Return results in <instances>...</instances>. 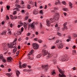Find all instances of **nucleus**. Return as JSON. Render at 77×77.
Wrapping results in <instances>:
<instances>
[{"mask_svg":"<svg viewBox=\"0 0 77 77\" xmlns=\"http://www.w3.org/2000/svg\"><path fill=\"white\" fill-rule=\"evenodd\" d=\"M16 75L17 76V77H19V75L20 74V71L17 70L16 72Z\"/></svg>","mask_w":77,"mask_h":77,"instance_id":"14","label":"nucleus"},{"mask_svg":"<svg viewBox=\"0 0 77 77\" xmlns=\"http://www.w3.org/2000/svg\"><path fill=\"white\" fill-rule=\"evenodd\" d=\"M8 31L9 32H8V34L11 35V32L10 29L8 30Z\"/></svg>","mask_w":77,"mask_h":77,"instance_id":"30","label":"nucleus"},{"mask_svg":"<svg viewBox=\"0 0 77 77\" xmlns=\"http://www.w3.org/2000/svg\"><path fill=\"white\" fill-rule=\"evenodd\" d=\"M34 41H38V38H34Z\"/></svg>","mask_w":77,"mask_h":77,"instance_id":"42","label":"nucleus"},{"mask_svg":"<svg viewBox=\"0 0 77 77\" xmlns=\"http://www.w3.org/2000/svg\"><path fill=\"white\" fill-rule=\"evenodd\" d=\"M42 68H43L44 69H45L44 72H46V71H47L48 69V65H45L44 66H42Z\"/></svg>","mask_w":77,"mask_h":77,"instance_id":"5","label":"nucleus"},{"mask_svg":"<svg viewBox=\"0 0 77 77\" xmlns=\"http://www.w3.org/2000/svg\"><path fill=\"white\" fill-rule=\"evenodd\" d=\"M46 22L47 23V26H50L51 25V23H53V22H50V21L49 20H48V19L47 20Z\"/></svg>","mask_w":77,"mask_h":77,"instance_id":"9","label":"nucleus"},{"mask_svg":"<svg viewBox=\"0 0 77 77\" xmlns=\"http://www.w3.org/2000/svg\"><path fill=\"white\" fill-rule=\"evenodd\" d=\"M14 18L15 19H17V16H14Z\"/></svg>","mask_w":77,"mask_h":77,"instance_id":"61","label":"nucleus"},{"mask_svg":"<svg viewBox=\"0 0 77 77\" xmlns=\"http://www.w3.org/2000/svg\"><path fill=\"white\" fill-rule=\"evenodd\" d=\"M26 40H27V41H28V40H29V38L28 37H26Z\"/></svg>","mask_w":77,"mask_h":77,"instance_id":"55","label":"nucleus"},{"mask_svg":"<svg viewBox=\"0 0 77 77\" xmlns=\"http://www.w3.org/2000/svg\"><path fill=\"white\" fill-rule=\"evenodd\" d=\"M24 27H25V28H27V24H26V23H24Z\"/></svg>","mask_w":77,"mask_h":77,"instance_id":"23","label":"nucleus"},{"mask_svg":"<svg viewBox=\"0 0 77 77\" xmlns=\"http://www.w3.org/2000/svg\"><path fill=\"white\" fill-rule=\"evenodd\" d=\"M56 72H54V71H53V72L52 73V75H54V74H55Z\"/></svg>","mask_w":77,"mask_h":77,"instance_id":"41","label":"nucleus"},{"mask_svg":"<svg viewBox=\"0 0 77 77\" xmlns=\"http://www.w3.org/2000/svg\"><path fill=\"white\" fill-rule=\"evenodd\" d=\"M21 38H19L18 39V41H21Z\"/></svg>","mask_w":77,"mask_h":77,"instance_id":"56","label":"nucleus"},{"mask_svg":"<svg viewBox=\"0 0 77 77\" xmlns=\"http://www.w3.org/2000/svg\"><path fill=\"white\" fill-rule=\"evenodd\" d=\"M12 60V58L11 57H8L7 59V62H11Z\"/></svg>","mask_w":77,"mask_h":77,"instance_id":"11","label":"nucleus"},{"mask_svg":"<svg viewBox=\"0 0 77 77\" xmlns=\"http://www.w3.org/2000/svg\"><path fill=\"white\" fill-rule=\"evenodd\" d=\"M62 3H63V5H65L66 4V2L65 1H62Z\"/></svg>","mask_w":77,"mask_h":77,"instance_id":"38","label":"nucleus"},{"mask_svg":"<svg viewBox=\"0 0 77 77\" xmlns=\"http://www.w3.org/2000/svg\"><path fill=\"white\" fill-rule=\"evenodd\" d=\"M17 39H15L14 42L11 43V44H10V48H14L15 47L13 50V53H14V54L15 53V52L17 50V47H16V41H17Z\"/></svg>","mask_w":77,"mask_h":77,"instance_id":"2","label":"nucleus"},{"mask_svg":"<svg viewBox=\"0 0 77 77\" xmlns=\"http://www.w3.org/2000/svg\"><path fill=\"white\" fill-rule=\"evenodd\" d=\"M23 71H24V72H28L29 71H28V70L27 69H24L23 70Z\"/></svg>","mask_w":77,"mask_h":77,"instance_id":"33","label":"nucleus"},{"mask_svg":"<svg viewBox=\"0 0 77 77\" xmlns=\"http://www.w3.org/2000/svg\"><path fill=\"white\" fill-rule=\"evenodd\" d=\"M2 61L3 62H6V60L4 58H3Z\"/></svg>","mask_w":77,"mask_h":77,"instance_id":"26","label":"nucleus"},{"mask_svg":"<svg viewBox=\"0 0 77 77\" xmlns=\"http://www.w3.org/2000/svg\"><path fill=\"white\" fill-rule=\"evenodd\" d=\"M53 62L54 63V65L55 63H56V60H54L53 61Z\"/></svg>","mask_w":77,"mask_h":77,"instance_id":"32","label":"nucleus"},{"mask_svg":"<svg viewBox=\"0 0 77 77\" xmlns=\"http://www.w3.org/2000/svg\"><path fill=\"white\" fill-rule=\"evenodd\" d=\"M65 29H67V27L66 26H63Z\"/></svg>","mask_w":77,"mask_h":77,"instance_id":"45","label":"nucleus"},{"mask_svg":"<svg viewBox=\"0 0 77 77\" xmlns=\"http://www.w3.org/2000/svg\"><path fill=\"white\" fill-rule=\"evenodd\" d=\"M1 67H2V68H4V65H2L1 66Z\"/></svg>","mask_w":77,"mask_h":77,"instance_id":"60","label":"nucleus"},{"mask_svg":"<svg viewBox=\"0 0 77 77\" xmlns=\"http://www.w3.org/2000/svg\"><path fill=\"white\" fill-rule=\"evenodd\" d=\"M57 34L59 36H60V35H61V34H60V33H59V32H58Z\"/></svg>","mask_w":77,"mask_h":77,"instance_id":"46","label":"nucleus"},{"mask_svg":"<svg viewBox=\"0 0 77 77\" xmlns=\"http://www.w3.org/2000/svg\"><path fill=\"white\" fill-rule=\"evenodd\" d=\"M17 32V34H18V35H19L21 34V32L20 31H18Z\"/></svg>","mask_w":77,"mask_h":77,"instance_id":"22","label":"nucleus"},{"mask_svg":"<svg viewBox=\"0 0 77 77\" xmlns=\"http://www.w3.org/2000/svg\"><path fill=\"white\" fill-rule=\"evenodd\" d=\"M10 17L12 19H14V16H12V15H10Z\"/></svg>","mask_w":77,"mask_h":77,"instance_id":"29","label":"nucleus"},{"mask_svg":"<svg viewBox=\"0 0 77 77\" xmlns=\"http://www.w3.org/2000/svg\"><path fill=\"white\" fill-rule=\"evenodd\" d=\"M33 13L35 15H37L38 14V10L37 9H35L33 12Z\"/></svg>","mask_w":77,"mask_h":77,"instance_id":"12","label":"nucleus"},{"mask_svg":"<svg viewBox=\"0 0 77 77\" xmlns=\"http://www.w3.org/2000/svg\"><path fill=\"white\" fill-rule=\"evenodd\" d=\"M66 24H67V23L66 22V23H64L63 24V26H66Z\"/></svg>","mask_w":77,"mask_h":77,"instance_id":"44","label":"nucleus"},{"mask_svg":"<svg viewBox=\"0 0 77 77\" xmlns=\"http://www.w3.org/2000/svg\"><path fill=\"white\" fill-rule=\"evenodd\" d=\"M32 45L34 49H38V48H39V46L36 43H33Z\"/></svg>","mask_w":77,"mask_h":77,"instance_id":"6","label":"nucleus"},{"mask_svg":"<svg viewBox=\"0 0 77 77\" xmlns=\"http://www.w3.org/2000/svg\"><path fill=\"white\" fill-rule=\"evenodd\" d=\"M10 26L11 27H12V26H13L12 24L11 23L10 25Z\"/></svg>","mask_w":77,"mask_h":77,"instance_id":"58","label":"nucleus"},{"mask_svg":"<svg viewBox=\"0 0 77 77\" xmlns=\"http://www.w3.org/2000/svg\"><path fill=\"white\" fill-rule=\"evenodd\" d=\"M3 56L2 54H1L0 55V59H3Z\"/></svg>","mask_w":77,"mask_h":77,"instance_id":"24","label":"nucleus"},{"mask_svg":"<svg viewBox=\"0 0 77 77\" xmlns=\"http://www.w3.org/2000/svg\"><path fill=\"white\" fill-rule=\"evenodd\" d=\"M66 55H65L63 58L62 59H61L60 60H63V61H67V60H68V59L67 58V57H66Z\"/></svg>","mask_w":77,"mask_h":77,"instance_id":"7","label":"nucleus"},{"mask_svg":"<svg viewBox=\"0 0 77 77\" xmlns=\"http://www.w3.org/2000/svg\"><path fill=\"white\" fill-rule=\"evenodd\" d=\"M28 67L29 68V69H30L31 68V66H28Z\"/></svg>","mask_w":77,"mask_h":77,"instance_id":"59","label":"nucleus"},{"mask_svg":"<svg viewBox=\"0 0 77 77\" xmlns=\"http://www.w3.org/2000/svg\"><path fill=\"white\" fill-rule=\"evenodd\" d=\"M28 21H29V23H30V22H31V21H32V20H31V19H29L28 20Z\"/></svg>","mask_w":77,"mask_h":77,"instance_id":"53","label":"nucleus"},{"mask_svg":"<svg viewBox=\"0 0 77 77\" xmlns=\"http://www.w3.org/2000/svg\"><path fill=\"white\" fill-rule=\"evenodd\" d=\"M42 54L44 56H45L47 55V54H48V56L47 57L48 59V58H50L52 57V55H50V54H49V53H48V51L45 50H43L42 51V54L38 55L37 56V58H40V57H41V55H42Z\"/></svg>","mask_w":77,"mask_h":77,"instance_id":"1","label":"nucleus"},{"mask_svg":"<svg viewBox=\"0 0 77 77\" xmlns=\"http://www.w3.org/2000/svg\"><path fill=\"white\" fill-rule=\"evenodd\" d=\"M40 13L42 14V15H43V13H42V10L40 11Z\"/></svg>","mask_w":77,"mask_h":77,"instance_id":"40","label":"nucleus"},{"mask_svg":"<svg viewBox=\"0 0 77 77\" xmlns=\"http://www.w3.org/2000/svg\"><path fill=\"white\" fill-rule=\"evenodd\" d=\"M9 8H10V6L7 5V10H9Z\"/></svg>","mask_w":77,"mask_h":77,"instance_id":"37","label":"nucleus"},{"mask_svg":"<svg viewBox=\"0 0 77 77\" xmlns=\"http://www.w3.org/2000/svg\"><path fill=\"white\" fill-rule=\"evenodd\" d=\"M57 68H58L59 72L61 74H59V77H66V75H64L63 74H64V72L63 71H62V70L60 68H59L58 66H57Z\"/></svg>","mask_w":77,"mask_h":77,"instance_id":"3","label":"nucleus"},{"mask_svg":"<svg viewBox=\"0 0 77 77\" xmlns=\"http://www.w3.org/2000/svg\"><path fill=\"white\" fill-rule=\"evenodd\" d=\"M24 30V28H23V27H22L21 28V32H23V31Z\"/></svg>","mask_w":77,"mask_h":77,"instance_id":"39","label":"nucleus"},{"mask_svg":"<svg viewBox=\"0 0 77 77\" xmlns=\"http://www.w3.org/2000/svg\"><path fill=\"white\" fill-rule=\"evenodd\" d=\"M58 17L57 16H54L53 18V19H54V20H56L57 19Z\"/></svg>","mask_w":77,"mask_h":77,"instance_id":"21","label":"nucleus"},{"mask_svg":"<svg viewBox=\"0 0 77 77\" xmlns=\"http://www.w3.org/2000/svg\"><path fill=\"white\" fill-rule=\"evenodd\" d=\"M72 53H76V51L75 50H73L72 51Z\"/></svg>","mask_w":77,"mask_h":77,"instance_id":"43","label":"nucleus"},{"mask_svg":"<svg viewBox=\"0 0 77 77\" xmlns=\"http://www.w3.org/2000/svg\"><path fill=\"white\" fill-rule=\"evenodd\" d=\"M19 53H20V51H18L16 53V56H17L18 54H19Z\"/></svg>","mask_w":77,"mask_h":77,"instance_id":"28","label":"nucleus"},{"mask_svg":"<svg viewBox=\"0 0 77 77\" xmlns=\"http://www.w3.org/2000/svg\"><path fill=\"white\" fill-rule=\"evenodd\" d=\"M19 68H22V66L21 65H20L19 66Z\"/></svg>","mask_w":77,"mask_h":77,"instance_id":"52","label":"nucleus"},{"mask_svg":"<svg viewBox=\"0 0 77 77\" xmlns=\"http://www.w3.org/2000/svg\"><path fill=\"white\" fill-rule=\"evenodd\" d=\"M20 6H23L22 8H25V5H24V2L23 1H21V3H20Z\"/></svg>","mask_w":77,"mask_h":77,"instance_id":"13","label":"nucleus"},{"mask_svg":"<svg viewBox=\"0 0 77 77\" xmlns=\"http://www.w3.org/2000/svg\"><path fill=\"white\" fill-rule=\"evenodd\" d=\"M21 12L22 13H24V10H22V11H21Z\"/></svg>","mask_w":77,"mask_h":77,"instance_id":"64","label":"nucleus"},{"mask_svg":"<svg viewBox=\"0 0 77 77\" xmlns=\"http://www.w3.org/2000/svg\"><path fill=\"white\" fill-rule=\"evenodd\" d=\"M30 35L31 34H30V33H29L28 34H27V35L28 36H30Z\"/></svg>","mask_w":77,"mask_h":77,"instance_id":"48","label":"nucleus"},{"mask_svg":"<svg viewBox=\"0 0 77 77\" xmlns=\"http://www.w3.org/2000/svg\"><path fill=\"white\" fill-rule=\"evenodd\" d=\"M7 32V31H5L4 32H3L2 33V34L3 35H6V33Z\"/></svg>","mask_w":77,"mask_h":77,"instance_id":"19","label":"nucleus"},{"mask_svg":"<svg viewBox=\"0 0 77 77\" xmlns=\"http://www.w3.org/2000/svg\"><path fill=\"white\" fill-rule=\"evenodd\" d=\"M22 66L23 68H26L27 66V64L26 63H24L22 65Z\"/></svg>","mask_w":77,"mask_h":77,"instance_id":"20","label":"nucleus"},{"mask_svg":"<svg viewBox=\"0 0 77 77\" xmlns=\"http://www.w3.org/2000/svg\"><path fill=\"white\" fill-rule=\"evenodd\" d=\"M6 75L7 76H8V77H10V76H11V74H10L9 73H7L6 74Z\"/></svg>","mask_w":77,"mask_h":77,"instance_id":"27","label":"nucleus"},{"mask_svg":"<svg viewBox=\"0 0 77 77\" xmlns=\"http://www.w3.org/2000/svg\"><path fill=\"white\" fill-rule=\"evenodd\" d=\"M56 12H55V16L57 17H59V14L56 12Z\"/></svg>","mask_w":77,"mask_h":77,"instance_id":"16","label":"nucleus"},{"mask_svg":"<svg viewBox=\"0 0 77 77\" xmlns=\"http://www.w3.org/2000/svg\"><path fill=\"white\" fill-rule=\"evenodd\" d=\"M54 38H55V37H54L52 38V39L49 38V40H53V39H54Z\"/></svg>","mask_w":77,"mask_h":77,"instance_id":"49","label":"nucleus"},{"mask_svg":"<svg viewBox=\"0 0 77 77\" xmlns=\"http://www.w3.org/2000/svg\"><path fill=\"white\" fill-rule=\"evenodd\" d=\"M36 24L35 23V22H33L32 24L29 25V27H32V28H33L35 27V25Z\"/></svg>","mask_w":77,"mask_h":77,"instance_id":"10","label":"nucleus"},{"mask_svg":"<svg viewBox=\"0 0 77 77\" xmlns=\"http://www.w3.org/2000/svg\"><path fill=\"white\" fill-rule=\"evenodd\" d=\"M69 4L70 7L71 8H72V4L71 3V2H69Z\"/></svg>","mask_w":77,"mask_h":77,"instance_id":"18","label":"nucleus"},{"mask_svg":"<svg viewBox=\"0 0 77 77\" xmlns=\"http://www.w3.org/2000/svg\"><path fill=\"white\" fill-rule=\"evenodd\" d=\"M58 10V8H54V11H57Z\"/></svg>","mask_w":77,"mask_h":77,"instance_id":"36","label":"nucleus"},{"mask_svg":"<svg viewBox=\"0 0 77 77\" xmlns=\"http://www.w3.org/2000/svg\"><path fill=\"white\" fill-rule=\"evenodd\" d=\"M59 42V40H57L56 41V43H58Z\"/></svg>","mask_w":77,"mask_h":77,"instance_id":"63","label":"nucleus"},{"mask_svg":"<svg viewBox=\"0 0 77 77\" xmlns=\"http://www.w3.org/2000/svg\"><path fill=\"white\" fill-rule=\"evenodd\" d=\"M68 38H69L68 39H69V41H70L71 40V37L70 36H69Z\"/></svg>","mask_w":77,"mask_h":77,"instance_id":"54","label":"nucleus"},{"mask_svg":"<svg viewBox=\"0 0 77 77\" xmlns=\"http://www.w3.org/2000/svg\"><path fill=\"white\" fill-rule=\"evenodd\" d=\"M33 52H34V51L32 49L31 52H29V53L28 54V56H30V55H31Z\"/></svg>","mask_w":77,"mask_h":77,"instance_id":"15","label":"nucleus"},{"mask_svg":"<svg viewBox=\"0 0 77 77\" xmlns=\"http://www.w3.org/2000/svg\"><path fill=\"white\" fill-rule=\"evenodd\" d=\"M29 3L30 4V5H32L33 4V2L32 1H30Z\"/></svg>","mask_w":77,"mask_h":77,"instance_id":"34","label":"nucleus"},{"mask_svg":"<svg viewBox=\"0 0 77 77\" xmlns=\"http://www.w3.org/2000/svg\"><path fill=\"white\" fill-rule=\"evenodd\" d=\"M55 48V46H53L51 48V49H54Z\"/></svg>","mask_w":77,"mask_h":77,"instance_id":"51","label":"nucleus"},{"mask_svg":"<svg viewBox=\"0 0 77 77\" xmlns=\"http://www.w3.org/2000/svg\"><path fill=\"white\" fill-rule=\"evenodd\" d=\"M58 48H63V45H61L60 44V45H58L57 46Z\"/></svg>","mask_w":77,"mask_h":77,"instance_id":"17","label":"nucleus"},{"mask_svg":"<svg viewBox=\"0 0 77 77\" xmlns=\"http://www.w3.org/2000/svg\"><path fill=\"white\" fill-rule=\"evenodd\" d=\"M17 7H18V8H20V5H18L17 6Z\"/></svg>","mask_w":77,"mask_h":77,"instance_id":"62","label":"nucleus"},{"mask_svg":"<svg viewBox=\"0 0 77 77\" xmlns=\"http://www.w3.org/2000/svg\"><path fill=\"white\" fill-rule=\"evenodd\" d=\"M28 18H29V17L28 16H26V17H25V20H27Z\"/></svg>","mask_w":77,"mask_h":77,"instance_id":"47","label":"nucleus"},{"mask_svg":"<svg viewBox=\"0 0 77 77\" xmlns=\"http://www.w3.org/2000/svg\"><path fill=\"white\" fill-rule=\"evenodd\" d=\"M27 8H28V9H30L31 8V7H30V5H28V6H27Z\"/></svg>","mask_w":77,"mask_h":77,"instance_id":"35","label":"nucleus"},{"mask_svg":"<svg viewBox=\"0 0 77 77\" xmlns=\"http://www.w3.org/2000/svg\"><path fill=\"white\" fill-rule=\"evenodd\" d=\"M14 10L15 11H14V12H13L14 15H15L17 11H20V10L19 9V8H14Z\"/></svg>","mask_w":77,"mask_h":77,"instance_id":"8","label":"nucleus"},{"mask_svg":"<svg viewBox=\"0 0 77 77\" xmlns=\"http://www.w3.org/2000/svg\"><path fill=\"white\" fill-rule=\"evenodd\" d=\"M3 45L4 47H4L5 48V49H8V48H9L8 47L9 46V44L7 43H4L3 44Z\"/></svg>","mask_w":77,"mask_h":77,"instance_id":"4","label":"nucleus"},{"mask_svg":"<svg viewBox=\"0 0 77 77\" xmlns=\"http://www.w3.org/2000/svg\"><path fill=\"white\" fill-rule=\"evenodd\" d=\"M35 7H37V5H36V2H35Z\"/></svg>","mask_w":77,"mask_h":77,"instance_id":"57","label":"nucleus"},{"mask_svg":"<svg viewBox=\"0 0 77 77\" xmlns=\"http://www.w3.org/2000/svg\"><path fill=\"white\" fill-rule=\"evenodd\" d=\"M58 27V25L57 24H56L55 26V27Z\"/></svg>","mask_w":77,"mask_h":77,"instance_id":"50","label":"nucleus"},{"mask_svg":"<svg viewBox=\"0 0 77 77\" xmlns=\"http://www.w3.org/2000/svg\"><path fill=\"white\" fill-rule=\"evenodd\" d=\"M63 10L64 11H67V8H63Z\"/></svg>","mask_w":77,"mask_h":77,"instance_id":"31","label":"nucleus"},{"mask_svg":"<svg viewBox=\"0 0 77 77\" xmlns=\"http://www.w3.org/2000/svg\"><path fill=\"white\" fill-rule=\"evenodd\" d=\"M38 41L39 43H42V40L41 39L38 40Z\"/></svg>","mask_w":77,"mask_h":77,"instance_id":"25","label":"nucleus"}]
</instances>
